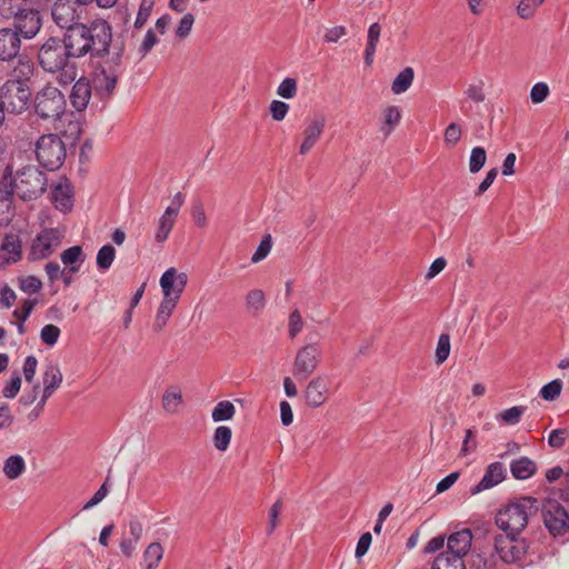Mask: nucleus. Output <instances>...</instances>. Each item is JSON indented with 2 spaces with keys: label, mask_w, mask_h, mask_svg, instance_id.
<instances>
[{
  "label": "nucleus",
  "mask_w": 569,
  "mask_h": 569,
  "mask_svg": "<svg viewBox=\"0 0 569 569\" xmlns=\"http://www.w3.org/2000/svg\"><path fill=\"white\" fill-rule=\"evenodd\" d=\"M86 38L89 42L91 58H104L96 70L93 83L96 92L101 98L110 97L116 90L121 74L126 70V41L124 34L116 38L108 21L96 19L87 24Z\"/></svg>",
  "instance_id": "nucleus-1"
},
{
  "label": "nucleus",
  "mask_w": 569,
  "mask_h": 569,
  "mask_svg": "<svg viewBox=\"0 0 569 569\" xmlns=\"http://www.w3.org/2000/svg\"><path fill=\"white\" fill-rule=\"evenodd\" d=\"M47 186V174L36 166H24L16 172L11 166H7L0 180V210L10 209L13 194L23 201L38 199Z\"/></svg>",
  "instance_id": "nucleus-2"
},
{
  "label": "nucleus",
  "mask_w": 569,
  "mask_h": 569,
  "mask_svg": "<svg viewBox=\"0 0 569 569\" xmlns=\"http://www.w3.org/2000/svg\"><path fill=\"white\" fill-rule=\"evenodd\" d=\"M38 63L43 71L59 74V82L71 83L77 76L74 63L71 62L70 51L59 37H50L39 47Z\"/></svg>",
  "instance_id": "nucleus-3"
},
{
  "label": "nucleus",
  "mask_w": 569,
  "mask_h": 569,
  "mask_svg": "<svg viewBox=\"0 0 569 569\" xmlns=\"http://www.w3.org/2000/svg\"><path fill=\"white\" fill-rule=\"evenodd\" d=\"M538 509L539 503L536 498L522 497L498 511L496 525L506 533L519 535Z\"/></svg>",
  "instance_id": "nucleus-4"
},
{
  "label": "nucleus",
  "mask_w": 569,
  "mask_h": 569,
  "mask_svg": "<svg viewBox=\"0 0 569 569\" xmlns=\"http://www.w3.org/2000/svg\"><path fill=\"white\" fill-rule=\"evenodd\" d=\"M67 108L64 94L54 86L46 84L33 98V110L38 118L48 121L60 120Z\"/></svg>",
  "instance_id": "nucleus-5"
},
{
  "label": "nucleus",
  "mask_w": 569,
  "mask_h": 569,
  "mask_svg": "<svg viewBox=\"0 0 569 569\" xmlns=\"http://www.w3.org/2000/svg\"><path fill=\"white\" fill-rule=\"evenodd\" d=\"M21 38L17 30L11 28L0 29V61L13 62L17 60L14 72L22 77H29L33 71V63L26 56L20 54Z\"/></svg>",
  "instance_id": "nucleus-6"
},
{
  "label": "nucleus",
  "mask_w": 569,
  "mask_h": 569,
  "mask_svg": "<svg viewBox=\"0 0 569 569\" xmlns=\"http://www.w3.org/2000/svg\"><path fill=\"white\" fill-rule=\"evenodd\" d=\"M34 153L43 168L50 171L58 170L67 157L66 143L56 133L42 134L36 142Z\"/></svg>",
  "instance_id": "nucleus-7"
},
{
  "label": "nucleus",
  "mask_w": 569,
  "mask_h": 569,
  "mask_svg": "<svg viewBox=\"0 0 569 569\" xmlns=\"http://www.w3.org/2000/svg\"><path fill=\"white\" fill-rule=\"evenodd\" d=\"M530 545L518 535L505 533L493 537V550L502 563L521 562L529 552Z\"/></svg>",
  "instance_id": "nucleus-8"
},
{
  "label": "nucleus",
  "mask_w": 569,
  "mask_h": 569,
  "mask_svg": "<svg viewBox=\"0 0 569 569\" xmlns=\"http://www.w3.org/2000/svg\"><path fill=\"white\" fill-rule=\"evenodd\" d=\"M1 92L0 100L9 113L20 114L28 109L31 91L23 81L9 80L2 86Z\"/></svg>",
  "instance_id": "nucleus-9"
},
{
  "label": "nucleus",
  "mask_w": 569,
  "mask_h": 569,
  "mask_svg": "<svg viewBox=\"0 0 569 569\" xmlns=\"http://www.w3.org/2000/svg\"><path fill=\"white\" fill-rule=\"evenodd\" d=\"M322 358L321 347L317 342L301 347L292 363V375L298 380H307L318 368Z\"/></svg>",
  "instance_id": "nucleus-10"
},
{
  "label": "nucleus",
  "mask_w": 569,
  "mask_h": 569,
  "mask_svg": "<svg viewBox=\"0 0 569 569\" xmlns=\"http://www.w3.org/2000/svg\"><path fill=\"white\" fill-rule=\"evenodd\" d=\"M63 236V231L58 228L43 229L31 243L29 259L37 261L50 257L60 247Z\"/></svg>",
  "instance_id": "nucleus-11"
},
{
  "label": "nucleus",
  "mask_w": 569,
  "mask_h": 569,
  "mask_svg": "<svg viewBox=\"0 0 569 569\" xmlns=\"http://www.w3.org/2000/svg\"><path fill=\"white\" fill-rule=\"evenodd\" d=\"M543 523L553 537H565L569 532V516L563 506L548 500L542 508Z\"/></svg>",
  "instance_id": "nucleus-12"
},
{
  "label": "nucleus",
  "mask_w": 569,
  "mask_h": 569,
  "mask_svg": "<svg viewBox=\"0 0 569 569\" xmlns=\"http://www.w3.org/2000/svg\"><path fill=\"white\" fill-rule=\"evenodd\" d=\"M86 9L78 0H58L51 10L53 21L62 29L81 23Z\"/></svg>",
  "instance_id": "nucleus-13"
},
{
  "label": "nucleus",
  "mask_w": 569,
  "mask_h": 569,
  "mask_svg": "<svg viewBox=\"0 0 569 569\" xmlns=\"http://www.w3.org/2000/svg\"><path fill=\"white\" fill-rule=\"evenodd\" d=\"M184 203V196L181 192H177L171 200V203L166 208L162 216L159 218L157 230L154 233V240L158 243H163L172 231L177 217L181 207Z\"/></svg>",
  "instance_id": "nucleus-14"
},
{
  "label": "nucleus",
  "mask_w": 569,
  "mask_h": 569,
  "mask_svg": "<svg viewBox=\"0 0 569 569\" xmlns=\"http://www.w3.org/2000/svg\"><path fill=\"white\" fill-rule=\"evenodd\" d=\"M42 26L40 12L32 4L26 11L13 18V30L20 38L32 39L40 31Z\"/></svg>",
  "instance_id": "nucleus-15"
},
{
  "label": "nucleus",
  "mask_w": 569,
  "mask_h": 569,
  "mask_svg": "<svg viewBox=\"0 0 569 569\" xmlns=\"http://www.w3.org/2000/svg\"><path fill=\"white\" fill-rule=\"evenodd\" d=\"M87 24L79 23L66 30L63 42L72 58H82L88 54L89 42H87Z\"/></svg>",
  "instance_id": "nucleus-16"
},
{
  "label": "nucleus",
  "mask_w": 569,
  "mask_h": 569,
  "mask_svg": "<svg viewBox=\"0 0 569 569\" xmlns=\"http://www.w3.org/2000/svg\"><path fill=\"white\" fill-rule=\"evenodd\" d=\"M188 282V276L184 272H178L176 268L167 269L160 278V287L163 297L178 300L180 299Z\"/></svg>",
  "instance_id": "nucleus-17"
},
{
  "label": "nucleus",
  "mask_w": 569,
  "mask_h": 569,
  "mask_svg": "<svg viewBox=\"0 0 569 569\" xmlns=\"http://www.w3.org/2000/svg\"><path fill=\"white\" fill-rule=\"evenodd\" d=\"M329 393V387L323 376L312 378L306 387L303 398L308 407L319 408L322 406Z\"/></svg>",
  "instance_id": "nucleus-18"
},
{
  "label": "nucleus",
  "mask_w": 569,
  "mask_h": 569,
  "mask_svg": "<svg viewBox=\"0 0 569 569\" xmlns=\"http://www.w3.org/2000/svg\"><path fill=\"white\" fill-rule=\"evenodd\" d=\"M326 127V117L316 114L308 120L303 130V140L300 144V154H307L318 142Z\"/></svg>",
  "instance_id": "nucleus-19"
},
{
  "label": "nucleus",
  "mask_w": 569,
  "mask_h": 569,
  "mask_svg": "<svg viewBox=\"0 0 569 569\" xmlns=\"http://www.w3.org/2000/svg\"><path fill=\"white\" fill-rule=\"evenodd\" d=\"M51 201L56 209L68 212L73 207V188L66 177H61L59 181L52 186Z\"/></svg>",
  "instance_id": "nucleus-20"
},
{
  "label": "nucleus",
  "mask_w": 569,
  "mask_h": 569,
  "mask_svg": "<svg viewBox=\"0 0 569 569\" xmlns=\"http://www.w3.org/2000/svg\"><path fill=\"white\" fill-rule=\"evenodd\" d=\"M506 477V468L502 462H492L490 463L482 479L478 485L470 489V493L472 496L480 493L483 490L490 489L497 485H499Z\"/></svg>",
  "instance_id": "nucleus-21"
},
{
  "label": "nucleus",
  "mask_w": 569,
  "mask_h": 569,
  "mask_svg": "<svg viewBox=\"0 0 569 569\" xmlns=\"http://www.w3.org/2000/svg\"><path fill=\"white\" fill-rule=\"evenodd\" d=\"M472 542V533L470 529H462L451 533L447 539V551L453 557H463L469 552Z\"/></svg>",
  "instance_id": "nucleus-22"
},
{
  "label": "nucleus",
  "mask_w": 569,
  "mask_h": 569,
  "mask_svg": "<svg viewBox=\"0 0 569 569\" xmlns=\"http://www.w3.org/2000/svg\"><path fill=\"white\" fill-rule=\"evenodd\" d=\"M91 98L90 81L81 77L76 81L70 92V102L77 111H82L87 108Z\"/></svg>",
  "instance_id": "nucleus-23"
},
{
  "label": "nucleus",
  "mask_w": 569,
  "mask_h": 569,
  "mask_svg": "<svg viewBox=\"0 0 569 569\" xmlns=\"http://www.w3.org/2000/svg\"><path fill=\"white\" fill-rule=\"evenodd\" d=\"M63 377L60 368L56 363H49L42 375L43 390L42 396L44 399H49L53 392L62 383Z\"/></svg>",
  "instance_id": "nucleus-24"
},
{
  "label": "nucleus",
  "mask_w": 569,
  "mask_h": 569,
  "mask_svg": "<svg viewBox=\"0 0 569 569\" xmlns=\"http://www.w3.org/2000/svg\"><path fill=\"white\" fill-rule=\"evenodd\" d=\"M510 471L516 479L526 480L536 473L537 466L530 458L520 457L512 460L510 463Z\"/></svg>",
  "instance_id": "nucleus-25"
},
{
  "label": "nucleus",
  "mask_w": 569,
  "mask_h": 569,
  "mask_svg": "<svg viewBox=\"0 0 569 569\" xmlns=\"http://www.w3.org/2000/svg\"><path fill=\"white\" fill-rule=\"evenodd\" d=\"M177 305L178 300L162 297L153 322V330L156 332H160L166 327Z\"/></svg>",
  "instance_id": "nucleus-26"
},
{
  "label": "nucleus",
  "mask_w": 569,
  "mask_h": 569,
  "mask_svg": "<svg viewBox=\"0 0 569 569\" xmlns=\"http://www.w3.org/2000/svg\"><path fill=\"white\" fill-rule=\"evenodd\" d=\"M381 36V26L378 22H373L368 28L367 33V46L365 49V63L370 67L373 62V57L377 50V44Z\"/></svg>",
  "instance_id": "nucleus-27"
},
{
  "label": "nucleus",
  "mask_w": 569,
  "mask_h": 569,
  "mask_svg": "<svg viewBox=\"0 0 569 569\" xmlns=\"http://www.w3.org/2000/svg\"><path fill=\"white\" fill-rule=\"evenodd\" d=\"M31 4V0H0V16L4 19H13Z\"/></svg>",
  "instance_id": "nucleus-28"
},
{
  "label": "nucleus",
  "mask_w": 569,
  "mask_h": 569,
  "mask_svg": "<svg viewBox=\"0 0 569 569\" xmlns=\"http://www.w3.org/2000/svg\"><path fill=\"white\" fill-rule=\"evenodd\" d=\"M183 402L182 392L178 387H169L166 389L162 396V407L164 411L170 415H174L179 411L180 406Z\"/></svg>",
  "instance_id": "nucleus-29"
},
{
  "label": "nucleus",
  "mask_w": 569,
  "mask_h": 569,
  "mask_svg": "<svg viewBox=\"0 0 569 569\" xmlns=\"http://www.w3.org/2000/svg\"><path fill=\"white\" fill-rule=\"evenodd\" d=\"M26 470V461L20 455H12L3 462L2 471L10 480L18 479Z\"/></svg>",
  "instance_id": "nucleus-30"
},
{
  "label": "nucleus",
  "mask_w": 569,
  "mask_h": 569,
  "mask_svg": "<svg viewBox=\"0 0 569 569\" xmlns=\"http://www.w3.org/2000/svg\"><path fill=\"white\" fill-rule=\"evenodd\" d=\"M415 78V71L411 67L402 69L391 84V90L395 94L406 92L412 84Z\"/></svg>",
  "instance_id": "nucleus-31"
},
{
  "label": "nucleus",
  "mask_w": 569,
  "mask_h": 569,
  "mask_svg": "<svg viewBox=\"0 0 569 569\" xmlns=\"http://www.w3.org/2000/svg\"><path fill=\"white\" fill-rule=\"evenodd\" d=\"M60 258H61V261L63 264L70 266L69 271L77 272V271H79L80 266L79 264L77 266L76 263L77 262L81 263L84 260L82 247H80V246L70 247V248L66 249L64 251H62Z\"/></svg>",
  "instance_id": "nucleus-32"
},
{
  "label": "nucleus",
  "mask_w": 569,
  "mask_h": 569,
  "mask_svg": "<svg viewBox=\"0 0 569 569\" xmlns=\"http://www.w3.org/2000/svg\"><path fill=\"white\" fill-rule=\"evenodd\" d=\"M431 569H466L463 559L453 557L450 552H441L433 560Z\"/></svg>",
  "instance_id": "nucleus-33"
},
{
  "label": "nucleus",
  "mask_w": 569,
  "mask_h": 569,
  "mask_svg": "<svg viewBox=\"0 0 569 569\" xmlns=\"http://www.w3.org/2000/svg\"><path fill=\"white\" fill-rule=\"evenodd\" d=\"M163 548L159 542L150 543L144 552L146 569H157L163 557Z\"/></svg>",
  "instance_id": "nucleus-34"
},
{
  "label": "nucleus",
  "mask_w": 569,
  "mask_h": 569,
  "mask_svg": "<svg viewBox=\"0 0 569 569\" xmlns=\"http://www.w3.org/2000/svg\"><path fill=\"white\" fill-rule=\"evenodd\" d=\"M236 415V407L229 400L219 401L211 412L214 422L231 420Z\"/></svg>",
  "instance_id": "nucleus-35"
},
{
  "label": "nucleus",
  "mask_w": 569,
  "mask_h": 569,
  "mask_svg": "<svg viewBox=\"0 0 569 569\" xmlns=\"http://www.w3.org/2000/svg\"><path fill=\"white\" fill-rule=\"evenodd\" d=\"M232 438V430L228 426H219L216 428L213 436H212V442L217 450L219 451H226L231 442Z\"/></svg>",
  "instance_id": "nucleus-36"
},
{
  "label": "nucleus",
  "mask_w": 569,
  "mask_h": 569,
  "mask_svg": "<svg viewBox=\"0 0 569 569\" xmlns=\"http://www.w3.org/2000/svg\"><path fill=\"white\" fill-rule=\"evenodd\" d=\"M266 306L264 292L260 289H252L246 296V307L253 313L261 312Z\"/></svg>",
  "instance_id": "nucleus-37"
},
{
  "label": "nucleus",
  "mask_w": 569,
  "mask_h": 569,
  "mask_svg": "<svg viewBox=\"0 0 569 569\" xmlns=\"http://www.w3.org/2000/svg\"><path fill=\"white\" fill-rule=\"evenodd\" d=\"M485 86L486 84L482 79H477L469 83L465 90L466 98L475 103L483 102L486 100Z\"/></svg>",
  "instance_id": "nucleus-38"
},
{
  "label": "nucleus",
  "mask_w": 569,
  "mask_h": 569,
  "mask_svg": "<svg viewBox=\"0 0 569 569\" xmlns=\"http://www.w3.org/2000/svg\"><path fill=\"white\" fill-rule=\"evenodd\" d=\"M385 122L381 127V131L386 136L390 134L393 128L400 122L401 113L400 109L396 106H390L383 111Z\"/></svg>",
  "instance_id": "nucleus-39"
},
{
  "label": "nucleus",
  "mask_w": 569,
  "mask_h": 569,
  "mask_svg": "<svg viewBox=\"0 0 569 569\" xmlns=\"http://www.w3.org/2000/svg\"><path fill=\"white\" fill-rule=\"evenodd\" d=\"M116 258V249L111 244L102 246L97 253V267L106 271L108 270Z\"/></svg>",
  "instance_id": "nucleus-40"
},
{
  "label": "nucleus",
  "mask_w": 569,
  "mask_h": 569,
  "mask_svg": "<svg viewBox=\"0 0 569 569\" xmlns=\"http://www.w3.org/2000/svg\"><path fill=\"white\" fill-rule=\"evenodd\" d=\"M470 569H498L495 555L476 553L471 556Z\"/></svg>",
  "instance_id": "nucleus-41"
},
{
  "label": "nucleus",
  "mask_w": 569,
  "mask_h": 569,
  "mask_svg": "<svg viewBox=\"0 0 569 569\" xmlns=\"http://www.w3.org/2000/svg\"><path fill=\"white\" fill-rule=\"evenodd\" d=\"M487 161V152L482 147H475L470 152L469 171L471 173L479 172Z\"/></svg>",
  "instance_id": "nucleus-42"
},
{
  "label": "nucleus",
  "mask_w": 569,
  "mask_h": 569,
  "mask_svg": "<svg viewBox=\"0 0 569 569\" xmlns=\"http://www.w3.org/2000/svg\"><path fill=\"white\" fill-rule=\"evenodd\" d=\"M526 407L523 406H515V407H511L509 409H506L503 411H501L497 418L499 420H501L503 423L506 425H509V426H513V425H517L522 415L525 413L526 411Z\"/></svg>",
  "instance_id": "nucleus-43"
},
{
  "label": "nucleus",
  "mask_w": 569,
  "mask_h": 569,
  "mask_svg": "<svg viewBox=\"0 0 569 569\" xmlns=\"http://www.w3.org/2000/svg\"><path fill=\"white\" fill-rule=\"evenodd\" d=\"M545 2V0H520L517 7V14L525 20L531 19L537 9Z\"/></svg>",
  "instance_id": "nucleus-44"
},
{
  "label": "nucleus",
  "mask_w": 569,
  "mask_h": 569,
  "mask_svg": "<svg viewBox=\"0 0 569 569\" xmlns=\"http://www.w3.org/2000/svg\"><path fill=\"white\" fill-rule=\"evenodd\" d=\"M450 355V336L448 333H441L438 338L436 348V363H443Z\"/></svg>",
  "instance_id": "nucleus-45"
},
{
  "label": "nucleus",
  "mask_w": 569,
  "mask_h": 569,
  "mask_svg": "<svg viewBox=\"0 0 569 569\" xmlns=\"http://www.w3.org/2000/svg\"><path fill=\"white\" fill-rule=\"evenodd\" d=\"M282 500L278 499L269 509L268 512V526H267V535L271 536L279 523V516L282 511Z\"/></svg>",
  "instance_id": "nucleus-46"
},
{
  "label": "nucleus",
  "mask_w": 569,
  "mask_h": 569,
  "mask_svg": "<svg viewBox=\"0 0 569 569\" xmlns=\"http://www.w3.org/2000/svg\"><path fill=\"white\" fill-rule=\"evenodd\" d=\"M297 80L284 78L277 88V94L283 99H292L297 94Z\"/></svg>",
  "instance_id": "nucleus-47"
},
{
  "label": "nucleus",
  "mask_w": 569,
  "mask_h": 569,
  "mask_svg": "<svg viewBox=\"0 0 569 569\" xmlns=\"http://www.w3.org/2000/svg\"><path fill=\"white\" fill-rule=\"evenodd\" d=\"M60 333L61 331L56 325H46L40 331V338L44 345L52 347L57 343Z\"/></svg>",
  "instance_id": "nucleus-48"
},
{
  "label": "nucleus",
  "mask_w": 569,
  "mask_h": 569,
  "mask_svg": "<svg viewBox=\"0 0 569 569\" xmlns=\"http://www.w3.org/2000/svg\"><path fill=\"white\" fill-rule=\"evenodd\" d=\"M42 288V282L36 276H27L19 280V289L27 295H33Z\"/></svg>",
  "instance_id": "nucleus-49"
},
{
  "label": "nucleus",
  "mask_w": 569,
  "mask_h": 569,
  "mask_svg": "<svg viewBox=\"0 0 569 569\" xmlns=\"http://www.w3.org/2000/svg\"><path fill=\"white\" fill-rule=\"evenodd\" d=\"M561 389L562 382L559 379H556L541 388L540 396L547 401H552L559 397Z\"/></svg>",
  "instance_id": "nucleus-50"
},
{
  "label": "nucleus",
  "mask_w": 569,
  "mask_h": 569,
  "mask_svg": "<svg viewBox=\"0 0 569 569\" xmlns=\"http://www.w3.org/2000/svg\"><path fill=\"white\" fill-rule=\"evenodd\" d=\"M569 438V430L566 428L555 429L549 433L548 445L553 449H560Z\"/></svg>",
  "instance_id": "nucleus-51"
},
{
  "label": "nucleus",
  "mask_w": 569,
  "mask_h": 569,
  "mask_svg": "<svg viewBox=\"0 0 569 569\" xmlns=\"http://www.w3.org/2000/svg\"><path fill=\"white\" fill-rule=\"evenodd\" d=\"M191 217L197 227L203 229L208 224L204 207L200 200H196L191 206Z\"/></svg>",
  "instance_id": "nucleus-52"
},
{
  "label": "nucleus",
  "mask_w": 569,
  "mask_h": 569,
  "mask_svg": "<svg viewBox=\"0 0 569 569\" xmlns=\"http://www.w3.org/2000/svg\"><path fill=\"white\" fill-rule=\"evenodd\" d=\"M153 7V0H142L139 7L138 14L134 21V28L140 29L144 26L148 18L150 17Z\"/></svg>",
  "instance_id": "nucleus-53"
},
{
  "label": "nucleus",
  "mask_w": 569,
  "mask_h": 569,
  "mask_svg": "<svg viewBox=\"0 0 569 569\" xmlns=\"http://www.w3.org/2000/svg\"><path fill=\"white\" fill-rule=\"evenodd\" d=\"M271 236L267 234L262 238L260 244L256 249L254 253L251 257V262L257 263L263 260L271 251Z\"/></svg>",
  "instance_id": "nucleus-54"
},
{
  "label": "nucleus",
  "mask_w": 569,
  "mask_h": 569,
  "mask_svg": "<svg viewBox=\"0 0 569 569\" xmlns=\"http://www.w3.org/2000/svg\"><path fill=\"white\" fill-rule=\"evenodd\" d=\"M158 38L156 36V32L152 29H149L147 33L144 34V38L141 42V44L138 48V53L140 56V59L144 58L154 47V44L158 43Z\"/></svg>",
  "instance_id": "nucleus-55"
},
{
  "label": "nucleus",
  "mask_w": 569,
  "mask_h": 569,
  "mask_svg": "<svg viewBox=\"0 0 569 569\" xmlns=\"http://www.w3.org/2000/svg\"><path fill=\"white\" fill-rule=\"evenodd\" d=\"M461 138V128L458 123L451 122L445 130L443 140L449 147H453Z\"/></svg>",
  "instance_id": "nucleus-56"
},
{
  "label": "nucleus",
  "mask_w": 569,
  "mask_h": 569,
  "mask_svg": "<svg viewBox=\"0 0 569 569\" xmlns=\"http://www.w3.org/2000/svg\"><path fill=\"white\" fill-rule=\"evenodd\" d=\"M110 477L108 476L106 481L102 483V486L96 491V493L92 496V498L87 501L83 506V510H88L100 503L108 495L109 488H108V481Z\"/></svg>",
  "instance_id": "nucleus-57"
},
{
  "label": "nucleus",
  "mask_w": 569,
  "mask_h": 569,
  "mask_svg": "<svg viewBox=\"0 0 569 569\" xmlns=\"http://www.w3.org/2000/svg\"><path fill=\"white\" fill-rule=\"evenodd\" d=\"M193 22H194V17L192 13H186L179 24H178V28L176 30V34L178 38H186L187 36H189V33L191 32V29H192V26H193Z\"/></svg>",
  "instance_id": "nucleus-58"
},
{
  "label": "nucleus",
  "mask_w": 569,
  "mask_h": 569,
  "mask_svg": "<svg viewBox=\"0 0 569 569\" xmlns=\"http://www.w3.org/2000/svg\"><path fill=\"white\" fill-rule=\"evenodd\" d=\"M549 87L545 82L533 84L530 90V99L533 103H540L547 99Z\"/></svg>",
  "instance_id": "nucleus-59"
},
{
  "label": "nucleus",
  "mask_w": 569,
  "mask_h": 569,
  "mask_svg": "<svg viewBox=\"0 0 569 569\" xmlns=\"http://www.w3.org/2000/svg\"><path fill=\"white\" fill-rule=\"evenodd\" d=\"M289 111V104L280 101L273 100L270 104V113L273 120L281 121L286 118Z\"/></svg>",
  "instance_id": "nucleus-60"
},
{
  "label": "nucleus",
  "mask_w": 569,
  "mask_h": 569,
  "mask_svg": "<svg viewBox=\"0 0 569 569\" xmlns=\"http://www.w3.org/2000/svg\"><path fill=\"white\" fill-rule=\"evenodd\" d=\"M38 303V300L37 299H27L23 301L21 308L19 309H16L13 311V316L24 322L29 316L31 315L33 308L36 307V305Z\"/></svg>",
  "instance_id": "nucleus-61"
},
{
  "label": "nucleus",
  "mask_w": 569,
  "mask_h": 569,
  "mask_svg": "<svg viewBox=\"0 0 569 569\" xmlns=\"http://www.w3.org/2000/svg\"><path fill=\"white\" fill-rule=\"evenodd\" d=\"M303 322L298 310H293L289 316V336L293 339L302 329Z\"/></svg>",
  "instance_id": "nucleus-62"
},
{
  "label": "nucleus",
  "mask_w": 569,
  "mask_h": 569,
  "mask_svg": "<svg viewBox=\"0 0 569 569\" xmlns=\"http://www.w3.org/2000/svg\"><path fill=\"white\" fill-rule=\"evenodd\" d=\"M38 360L34 356H28L23 363V376L27 382H32L37 372Z\"/></svg>",
  "instance_id": "nucleus-63"
},
{
  "label": "nucleus",
  "mask_w": 569,
  "mask_h": 569,
  "mask_svg": "<svg viewBox=\"0 0 569 569\" xmlns=\"http://www.w3.org/2000/svg\"><path fill=\"white\" fill-rule=\"evenodd\" d=\"M21 387V378L20 376H14L11 378V380L7 383V386L3 388L2 393L4 398L12 399L14 398Z\"/></svg>",
  "instance_id": "nucleus-64"
}]
</instances>
